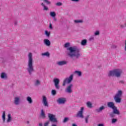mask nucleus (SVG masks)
Returning <instances> with one entry per match:
<instances>
[{"instance_id":"f257e3e1","label":"nucleus","mask_w":126,"mask_h":126,"mask_svg":"<svg viewBox=\"0 0 126 126\" xmlns=\"http://www.w3.org/2000/svg\"><path fill=\"white\" fill-rule=\"evenodd\" d=\"M67 50L69 51L68 55L71 58L75 57L78 59L81 56L79 49L76 46L70 47Z\"/></svg>"},{"instance_id":"f03ea898","label":"nucleus","mask_w":126,"mask_h":126,"mask_svg":"<svg viewBox=\"0 0 126 126\" xmlns=\"http://www.w3.org/2000/svg\"><path fill=\"white\" fill-rule=\"evenodd\" d=\"M28 67L27 70L30 74L34 71V66H33V54L32 53H29L28 55Z\"/></svg>"},{"instance_id":"7ed1b4c3","label":"nucleus","mask_w":126,"mask_h":126,"mask_svg":"<svg viewBox=\"0 0 126 126\" xmlns=\"http://www.w3.org/2000/svg\"><path fill=\"white\" fill-rule=\"evenodd\" d=\"M123 69L121 68H114L108 73V76L112 77H117V78H120L123 74Z\"/></svg>"},{"instance_id":"20e7f679","label":"nucleus","mask_w":126,"mask_h":126,"mask_svg":"<svg viewBox=\"0 0 126 126\" xmlns=\"http://www.w3.org/2000/svg\"><path fill=\"white\" fill-rule=\"evenodd\" d=\"M124 92L122 90H118L117 93L114 96V99L116 103H118L120 104L122 102V96H123V94Z\"/></svg>"},{"instance_id":"39448f33","label":"nucleus","mask_w":126,"mask_h":126,"mask_svg":"<svg viewBox=\"0 0 126 126\" xmlns=\"http://www.w3.org/2000/svg\"><path fill=\"white\" fill-rule=\"evenodd\" d=\"M73 79V74H71L68 77L65 78L63 81V86H65L66 84H69Z\"/></svg>"},{"instance_id":"423d86ee","label":"nucleus","mask_w":126,"mask_h":126,"mask_svg":"<svg viewBox=\"0 0 126 126\" xmlns=\"http://www.w3.org/2000/svg\"><path fill=\"white\" fill-rule=\"evenodd\" d=\"M48 118L50 122H52V123H55L56 124L58 123V119H57V118H56V115L49 113Z\"/></svg>"},{"instance_id":"0eeeda50","label":"nucleus","mask_w":126,"mask_h":126,"mask_svg":"<svg viewBox=\"0 0 126 126\" xmlns=\"http://www.w3.org/2000/svg\"><path fill=\"white\" fill-rule=\"evenodd\" d=\"M21 97L20 96H16L14 98V104L16 106H18L19 105H20V103H21Z\"/></svg>"},{"instance_id":"6e6552de","label":"nucleus","mask_w":126,"mask_h":126,"mask_svg":"<svg viewBox=\"0 0 126 126\" xmlns=\"http://www.w3.org/2000/svg\"><path fill=\"white\" fill-rule=\"evenodd\" d=\"M83 111H84V107H81L80 111L77 113L76 117L83 119V118H84L83 116Z\"/></svg>"},{"instance_id":"1a4fd4ad","label":"nucleus","mask_w":126,"mask_h":126,"mask_svg":"<svg viewBox=\"0 0 126 126\" xmlns=\"http://www.w3.org/2000/svg\"><path fill=\"white\" fill-rule=\"evenodd\" d=\"M73 87V85L70 84L67 86L65 90V92L66 93H69L70 94V93H72V88Z\"/></svg>"},{"instance_id":"9d476101","label":"nucleus","mask_w":126,"mask_h":126,"mask_svg":"<svg viewBox=\"0 0 126 126\" xmlns=\"http://www.w3.org/2000/svg\"><path fill=\"white\" fill-rule=\"evenodd\" d=\"M53 82L56 89H60V79L58 78H55L53 80Z\"/></svg>"},{"instance_id":"9b49d317","label":"nucleus","mask_w":126,"mask_h":126,"mask_svg":"<svg viewBox=\"0 0 126 126\" xmlns=\"http://www.w3.org/2000/svg\"><path fill=\"white\" fill-rule=\"evenodd\" d=\"M42 103L45 107H49L48 99H47V97H46L45 95L42 96Z\"/></svg>"},{"instance_id":"f8f14e48","label":"nucleus","mask_w":126,"mask_h":126,"mask_svg":"<svg viewBox=\"0 0 126 126\" xmlns=\"http://www.w3.org/2000/svg\"><path fill=\"white\" fill-rule=\"evenodd\" d=\"M66 100L64 98L61 97L58 98L57 100V102L58 104H64Z\"/></svg>"},{"instance_id":"ddd939ff","label":"nucleus","mask_w":126,"mask_h":126,"mask_svg":"<svg viewBox=\"0 0 126 126\" xmlns=\"http://www.w3.org/2000/svg\"><path fill=\"white\" fill-rule=\"evenodd\" d=\"M43 43L47 47H50V46H51V41H50L48 39H44Z\"/></svg>"},{"instance_id":"4468645a","label":"nucleus","mask_w":126,"mask_h":126,"mask_svg":"<svg viewBox=\"0 0 126 126\" xmlns=\"http://www.w3.org/2000/svg\"><path fill=\"white\" fill-rule=\"evenodd\" d=\"M107 106L109 108L113 109L116 106H115V103L113 102H109L107 103Z\"/></svg>"},{"instance_id":"2eb2a0df","label":"nucleus","mask_w":126,"mask_h":126,"mask_svg":"<svg viewBox=\"0 0 126 126\" xmlns=\"http://www.w3.org/2000/svg\"><path fill=\"white\" fill-rule=\"evenodd\" d=\"M67 63V62H66V61H59L57 63V64L58 65H64V64H66V63Z\"/></svg>"},{"instance_id":"dca6fc26","label":"nucleus","mask_w":126,"mask_h":126,"mask_svg":"<svg viewBox=\"0 0 126 126\" xmlns=\"http://www.w3.org/2000/svg\"><path fill=\"white\" fill-rule=\"evenodd\" d=\"M0 77L2 79H6L7 78V74L5 72H2L0 74Z\"/></svg>"},{"instance_id":"f3484780","label":"nucleus","mask_w":126,"mask_h":126,"mask_svg":"<svg viewBox=\"0 0 126 126\" xmlns=\"http://www.w3.org/2000/svg\"><path fill=\"white\" fill-rule=\"evenodd\" d=\"M112 110H113L114 114H116V115H120V111L118 110L117 107H114Z\"/></svg>"},{"instance_id":"a211bd4d","label":"nucleus","mask_w":126,"mask_h":126,"mask_svg":"<svg viewBox=\"0 0 126 126\" xmlns=\"http://www.w3.org/2000/svg\"><path fill=\"white\" fill-rule=\"evenodd\" d=\"M103 110H105V106H102L98 109H96V112H97V113H100V112H102Z\"/></svg>"},{"instance_id":"6ab92c4d","label":"nucleus","mask_w":126,"mask_h":126,"mask_svg":"<svg viewBox=\"0 0 126 126\" xmlns=\"http://www.w3.org/2000/svg\"><path fill=\"white\" fill-rule=\"evenodd\" d=\"M11 115L10 114H8L7 115V119L6 120V123H10L11 122Z\"/></svg>"},{"instance_id":"aec40b11","label":"nucleus","mask_w":126,"mask_h":126,"mask_svg":"<svg viewBox=\"0 0 126 126\" xmlns=\"http://www.w3.org/2000/svg\"><path fill=\"white\" fill-rule=\"evenodd\" d=\"M27 101H28L29 104H32L33 103V100L30 96L27 97Z\"/></svg>"},{"instance_id":"412c9836","label":"nucleus","mask_w":126,"mask_h":126,"mask_svg":"<svg viewBox=\"0 0 126 126\" xmlns=\"http://www.w3.org/2000/svg\"><path fill=\"white\" fill-rule=\"evenodd\" d=\"M75 74H76L77 76L80 77L82 75V73L80 71L76 70L74 72Z\"/></svg>"},{"instance_id":"4be33fe9","label":"nucleus","mask_w":126,"mask_h":126,"mask_svg":"<svg viewBox=\"0 0 126 126\" xmlns=\"http://www.w3.org/2000/svg\"><path fill=\"white\" fill-rule=\"evenodd\" d=\"M86 105L88 107V108H89L90 109H92V108H93V106H92V103H91V102L90 101H88L86 103Z\"/></svg>"},{"instance_id":"5701e85b","label":"nucleus","mask_w":126,"mask_h":126,"mask_svg":"<svg viewBox=\"0 0 126 126\" xmlns=\"http://www.w3.org/2000/svg\"><path fill=\"white\" fill-rule=\"evenodd\" d=\"M40 116L42 119H45V118H46V114L43 110H41Z\"/></svg>"},{"instance_id":"b1692460","label":"nucleus","mask_w":126,"mask_h":126,"mask_svg":"<svg viewBox=\"0 0 126 126\" xmlns=\"http://www.w3.org/2000/svg\"><path fill=\"white\" fill-rule=\"evenodd\" d=\"M87 44V40L86 39H84L82 40L81 42V45H82V46H85Z\"/></svg>"},{"instance_id":"393cba45","label":"nucleus","mask_w":126,"mask_h":126,"mask_svg":"<svg viewBox=\"0 0 126 126\" xmlns=\"http://www.w3.org/2000/svg\"><path fill=\"white\" fill-rule=\"evenodd\" d=\"M2 119L3 121V123L5 122V112H3L2 114Z\"/></svg>"},{"instance_id":"a878e982","label":"nucleus","mask_w":126,"mask_h":126,"mask_svg":"<svg viewBox=\"0 0 126 126\" xmlns=\"http://www.w3.org/2000/svg\"><path fill=\"white\" fill-rule=\"evenodd\" d=\"M40 84H41V82L39 80H36L34 82V85L36 86H38V85H40Z\"/></svg>"},{"instance_id":"bb28decb","label":"nucleus","mask_w":126,"mask_h":126,"mask_svg":"<svg viewBox=\"0 0 126 126\" xmlns=\"http://www.w3.org/2000/svg\"><path fill=\"white\" fill-rule=\"evenodd\" d=\"M41 5H42V6H43L44 10H48V9H49L48 7H47V6H45V4L44 3H43V2L41 3Z\"/></svg>"},{"instance_id":"cd10ccee","label":"nucleus","mask_w":126,"mask_h":126,"mask_svg":"<svg viewBox=\"0 0 126 126\" xmlns=\"http://www.w3.org/2000/svg\"><path fill=\"white\" fill-rule=\"evenodd\" d=\"M41 55L43 56V57H50V53H49V52L42 53Z\"/></svg>"},{"instance_id":"c85d7f7f","label":"nucleus","mask_w":126,"mask_h":126,"mask_svg":"<svg viewBox=\"0 0 126 126\" xmlns=\"http://www.w3.org/2000/svg\"><path fill=\"white\" fill-rule=\"evenodd\" d=\"M74 22L75 23H76V24H77V23H82V22H83V21L82 20H75L74 21Z\"/></svg>"},{"instance_id":"c756f323","label":"nucleus","mask_w":126,"mask_h":126,"mask_svg":"<svg viewBox=\"0 0 126 126\" xmlns=\"http://www.w3.org/2000/svg\"><path fill=\"white\" fill-rule=\"evenodd\" d=\"M50 15L51 16V17H56V12H50Z\"/></svg>"},{"instance_id":"7c9ffc66","label":"nucleus","mask_w":126,"mask_h":126,"mask_svg":"<svg viewBox=\"0 0 126 126\" xmlns=\"http://www.w3.org/2000/svg\"><path fill=\"white\" fill-rule=\"evenodd\" d=\"M89 115H87L85 118V123L86 124H88V120H89Z\"/></svg>"},{"instance_id":"2f4dec72","label":"nucleus","mask_w":126,"mask_h":126,"mask_svg":"<svg viewBox=\"0 0 126 126\" xmlns=\"http://www.w3.org/2000/svg\"><path fill=\"white\" fill-rule=\"evenodd\" d=\"M94 36H99L100 35V32L99 31H96L94 33Z\"/></svg>"},{"instance_id":"473e14b6","label":"nucleus","mask_w":126,"mask_h":126,"mask_svg":"<svg viewBox=\"0 0 126 126\" xmlns=\"http://www.w3.org/2000/svg\"><path fill=\"white\" fill-rule=\"evenodd\" d=\"M51 94L53 96H55L57 94V91L55 90H53L51 92Z\"/></svg>"},{"instance_id":"72a5a7b5","label":"nucleus","mask_w":126,"mask_h":126,"mask_svg":"<svg viewBox=\"0 0 126 126\" xmlns=\"http://www.w3.org/2000/svg\"><path fill=\"white\" fill-rule=\"evenodd\" d=\"M45 34L47 37H50V32H48V31H45Z\"/></svg>"},{"instance_id":"f704fd0d","label":"nucleus","mask_w":126,"mask_h":126,"mask_svg":"<svg viewBox=\"0 0 126 126\" xmlns=\"http://www.w3.org/2000/svg\"><path fill=\"white\" fill-rule=\"evenodd\" d=\"M94 40H95L94 36H92L89 38V41H94Z\"/></svg>"},{"instance_id":"c9c22d12","label":"nucleus","mask_w":126,"mask_h":126,"mask_svg":"<svg viewBox=\"0 0 126 126\" xmlns=\"http://www.w3.org/2000/svg\"><path fill=\"white\" fill-rule=\"evenodd\" d=\"M43 1L47 4H51V1L49 0H43Z\"/></svg>"},{"instance_id":"e433bc0d","label":"nucleus","mask_w":126,"mask_h":126,"mask_svg":"<svg viewBox=\"0 0 126 126\" xmlns=\"http://www.w3.org/2000/svg\"><path fill=\"white\" fill-rule=\"evenodd\" d=\"M56 5H57V6H61L62 5H63V3L61 2H58L57 3H56Z\"/></svg>"},{"instance_id":"4c0bfd02","label":"nucleus","mask_w":126,"mask_h":126,"mask_svg":"<svg viewBox=\"0 0 126 126\" xmlns=\"http://www.w3.org/2000/svg\"><path fill=\"white\" fill-rule=\"evenodd\" d=\"M117 121H118V120H117L116 119H113L112 120V124H115V123H116Z\"/></svg>"},{"instance_id":"58836bf2","label":"nucleus","mask_w":126,"mask_h":126,"mask_svg":"<svg viewBox=\"0 0 126 126\" xmlns=\"http://www.w3.org/2000/svg\"><path fill=\"white\" fill-rule=\"evenodd\" d=\"M49 124H50V121H47L44 123V126H49Z\"/></svg>"},{"instance_id":"ea45409f","label":"nucleus","mask_w":126,"mask_h":126,"mask_svg":"<svg viewBox=\"0 0 126 126\" xmlns=\"http://www.w3.org/2000/svg\"><path fill=\"white\" fill-rule=\"evenodd\" d=\"M97 126H105L104 123H99L97 124Z\"/></svg>"},{"instance_id":"a19ab883","label":"nucleus","mask_w":126,"mask_h":126,"mask_svg":"<svg viewBox=\"0 0 126 126\" xmlns=\"http://www.w3.org/2000/svg\"><path fill=\"white\" fill-rule=\"evenodd\" d=\"M68 121V118H65L63 121V123H66Z\"/></svg>"},{"instance_id":"79ce46f5","label":"nucleus","mask_w":126,"mask_h":126,"mask_svg":"<svg viewBox=\"0 0 126 126\" xmlns=\"http://www.w3.org/2000/svg\"><path fill=\"white\" fill-rule=\"evenodd\" d=\"M65 48H67L68 47H69V43H66L64 44Z\"/></svg>"},{"instance_id":"37998d69","label":"nucleus","mask_w":126,"mask_h":126,"mask_svg":"<svg viewBox=\"0 0 126 126\" xmlns=\"http://www.w3.org/2000/svg\"><path fill=\"white\" fill-rule=\"evenodd\" d=\"M124 50L125 52H126V39L125 41V47H124Z\"/></svg>"},{"instance_id":"c03bdc74","label":"nucleus","mask_w":126,"mask_h":126,"mask_svg":"<svg viewBox=\"0 0 126 126\" xmlns=\"http://www.w3.org/2000/svg\"><path fill=\"white\" fill-rule=\"evenodd\" d=\"M49 28L51 30L53 29V25H52V24H50V25H49Z\"/></svg>"},{"instance_id":"a18cd8bd","label":"nucleus","mask_w":126,"mask_h":126,"mask_svg":"<svg viewBox=\"0 0 126 126\" xmlns=\"http://www.w3.org/2000/svg\"><path fill=\"white\" fill-rule=\"evenodd\" d=\"M71 1H74V2H78L79 1V0H71Z\"/></svg>"},{"instance_id":"49530a36","label":"nucleus","mask_w":126,"mask_h":126,"mask_svg":"<svg viewBox=\"0 0 126 126\" xmlns=\"http://www.w3.org/2000/svg\"><path fill=\"white\" fill-rule=\"evenodd\" d=\"M17 23H18V22H17V21H15V22H14V25H17Z\"/></svg>"},{"instance_id":"de8ad7c7","label":"nucleus","mask_w":126,"mask_h":126,"mask_svg":"<svg viewBox=\"0 0 126 126\" xmlns=\"http://www.w3.org/2000/svg\"><path fill=\"white\" fill-rule=\"evenodd\" d=\"M39 126H43V124H42L41 123H39L38 124Z\"/></svg>"},{"instance_id":"09e8293b","label":"nucleus","mask_w":126,"mask_h":126,"mask_svg":"<svg viewBox=\"0 0 126 126\" xmlns=\"http://www.w3.org/2000/svg\"><path fill=\"white\" fill-rule=\"evenodd\" d=\"M112 48H117V46H116V45H113V46H112Z\"/></svg>"},{"instance_id":"8fccbe9b","label":"nucleus","mask_w":126,"mask_h":126,"mask_svg":"<svg viewBox=\"0 0 126 126\" xmlns=\"http://www.w3.org/2000/svg\"><path fill=\"white\" fill-rule=\"evenodd\" d=\"M110 116H111V117H114V114H113V113H112V114H110Z\"/></svg>"},{"instance_id":"3c124183","label":"nucleus","mask_w":126,"mask_h":126,"mask_svg":"<svg viewBox=\"0 0 126 126\" xmlns=\"http://www.w3.org/2000/svg\"><path fill=\"white\" fill-rule=\"evenodd\" d=\"M51 126H57L56 124H52Z\"/></svg>"},{"instance_id":"603ef678","label":"nucleus","mask_w":126,"mask_h":126,"mask_svg":"<svg viewBox=\"0 0 126 126\" xmlns=\"http://www.w3.org/2000/svg\"><path fill=\"white\" fill-rule=\"evenodd\" d=\"M72 126H77V125H76V124H72Z\"/></svg>"},{"instance_id":"864d4df0","label":"nucleus","mask_w":126,"mask_h":126,"mask_svg":"<svg viewBox=\"0 0 126 126\" xmlns=\"http://www.w3.org/2000/svg\"><path fill=\"white\" fill-rule=\"evenodd\" d=\"M121 83H124V81H121Z\"/></svg>"}]
</instances>
